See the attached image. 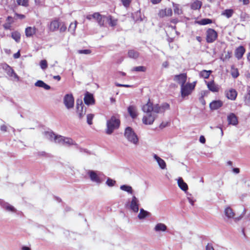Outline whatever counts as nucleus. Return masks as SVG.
<instances>
[{
	"mask_svg": "<svg viewBox=\"0 0 250 250\" xmlns=\"http://www.w3.org/2000/svg\"><path fill=\"white\" fill-rule=\"evenodd\" d=\"M187 79V75L186 73H181L175 75L173 78V80L180 84L181 86L186 83Z\"/></svg>",
	"mask_w": 250,
	"mask_h": 250,
	"instance_id": "obj_11",
	"label": "nucleus"
},
{
	"mask_svg": "<svg viewBox=\"0 0 250 250\" xmlns=\"http://www.w3.org/2000/svg\"><path fill=\"white\" fill-rule=\"evenodd\" d=\"M17 4L19 5H21L24 7H27L29 4V0H16Z\"/></svg>",
	"mask_w": 250,
	"mask_h": 250,
	"instance_id": "obj_42",
	"label": "nucleus"
},
{
	"mask_svg": "<svg viewBox=\"0 0 250 250\" xmlns=\"http://www.w3.org/2000/svg\"><path fill=\"white\" fill-rule=\"evenodd\" d=\"M60 22L58 20L52 21L50 24L49 28L51 31L54 32L59 28Z\"/></svg>",
	"mask_w": 250,
	"mask_h": 250,
	"instance_id": "obj_20",
	"label": "nucleus"
},
{
	"mask_svg": "<svg viewBox=\"0 0 250 250\" xmlns=\"http://www.w3.org/2000/svg\"><path fill=\"white\" fill-rule=\"evenodd\" d=\"M36 28L35 27H27L25 29V35L27 37H30L36 33Z\"/></svg>",
	"mask_w": 250,
	"mask_h": 250,
	"instance_id": "obj_28",
	"label": "nucleus"
},
{
	"mask_svg": "<svg viewBox=\"0 0 250 250\" xmlns=\"http://www.w3.org/2000/svg\"><path fill=\"white\" fill-rule=\"evenodd\" d=\"M164 10L166 11L167 16H171L172 15V11L171 8H166Z\"/></svg>",
	"mask_w": 250,
	"mask_h": 250,
	"instance_id": "obj_55",
	"label": "nucleus"
},
{
	"mask_svg": "<svg viewBox=\"0 0 250 250\" xmlns=\"http://www.w3.org/2000/svg\"><path fill=\"white\" fill-rule=\"evenodd\" d=\"M237 92L233 89H231L229 91L226 92V96L228 99L231 100H234L237 97Z\"/></svg>",
	"mask_w": 250,
	"mask_h": 250,
	"instance_id": "obj_21",
	"label": "nucleus"
},
{
	"mask_svg": "<svg viewBox=\"0 0 250 250\" xmlns=\"http://www.w3.org/2000/svg\"><path fill=\"white\" fill-rule=\"evenodd\" d=\"M199 141L201 143L204 144L206 142V139L204 136H201L199 138Z\"/></svg>",
	"mask_w": 250,
	"mask_h": 250,
	"instance_id": "obj_63",
	"label": "nucleus"
},
{
	"mask_svg": "<svg viewBox=\"0 0 250 250\" xmlns=\"http://www.w3.org/2000/svg\"><path fill=\"white\" fill-rule=\"evenodd\" d=\"M231 69H232V70H231V74L232 77L235 79L237 78L239 75V73L238 70V69L234 68L232 67Z\"/></svg>",
	"mask_w": 250,
	"mask_h": 250,
	"instance_id": "obj_43",
	"label": "nucleus"
},
{
	"mask_svg": "<svg viewBox=\"0 0 250 250\" xmlns=\"http://www.w3.org/2000/svg\"><path fill=\"white\" fill-rule=\"evenodd\" d=\"M212 72V70H203L201 71H200L199 73V76L200 77L204 78V79H208L211 73Z\"/></svg>",
	"mask_w": 250,
	"mask_h": 250,
	"instance_id": "obj_30",
	"label": "nucleus"
},
{
	"mask_svg": "<svg viewBox=\"0 0 250 250\" xmlns=\"http://www.w3.org/2000/svg\"><path fill=\"white\" fill-rule=\"evenodd\" d=\"M177 183L178 187L180 188V189L184 192H187L188 190V186L187 184L184 181L183 179L181 177L179 178Z\"/></svg>",
	"mask_w": 250,
	"mask_h": 250,
	"instance_id": "obj_19",
	"label": "nucleus"
},
{
	"mask_svg": "<svg viewBox=\"0 0 250 250\" xmlns=\"http://www.w3.org/2000/svg\"><path fill=\"white\" fill-rule=\"evenodd\" d=\"M42 88H43L45 90H49L51 87L44 82Z\"/></svg>",
	"mask_w": 250,
	"mask_h": 250,
	"instance_id": "obj_62",
	"label": "nucleus"
},
{
	"mask_svg": "<svg viewBox=\"0 0 250 250\" xmlns=\"http://www.w3.org/2000/svg\"><path fill=\"white\" fill-rule=\"evenodd\" d=\"M78 52L79 54H89L91 51L90 49H83L78 50Z\"/></svg>",
	"mask_w": 250,
	"mask_h": 250,
	"instance_id": "obj_52",
	"label": "nucleus"
},
{
	"mask_svg": "<svg viewBox=\"0 0 250 250\" xmlns=\"http://www.w3.org/2000/svg\"><path fill=\"white\" fill-rule=\"evenodd\" d=\"M151 215L150 213L148 211L144 210L143 208H141L140 210V213L138 215V217L139 219H144L146 217H149Z\"/></svg>",
	"mask_w": 250,
	"mask_h": 250,
	"instance_id": "obj_24",
	"label": "nucleus"
},
{
	"mask_svg": "<svg viewBox=\"0 0 250 250\" xmlns=\"http://www.w3.org/2000/svg\"><path fill=\"white\" fill-rule=\"evenodd\" d=\"M206 83H207L208 88L211 92H216L219 91L218 85L215 84L213 80L209 82H206Z\"/></svg>",
	"mask_w": 250,
	"mask_h": 250,
	"instance_id": "obj_17",
	"label": "nucleus"
},
{
	"mask_svg": "<svg viewBox=\"0 0 250 250\" xmlns=\"http://www.w3.org/2000/svg\"><path fill=\"white\" fill-rule=\"evenodd\" d=\"M94 118V114H88L87 115L86 119H87V123L89 125H91L92 124V120Z\"/></svg>",
	"mask_w": 250,
	"mask_h": 250,
	"instance_id": "obj_45",
	"label": "nucleus"
},
{
	"mask_svg": "<svg viewBox=\"0 0 250 250\" xmlns=\"http://www.w3.org/2000/svg\"><path fill=\"white\" fill-rule=\"evenodd\" d=\"M245 49L244 46H240L235 51V57L238 59H241L245 52Z\"/></svg>",
	"mask_w": 250,
	"mask_h": 250,
	"instance_id": "obj_14",
	"label": "nucleus"
},
{
	"mask_svg": "<svg viewBox=\"0 0 250 250\" xmlns=\"http://www.w3.org/2000/svg\"><path fill=\"white\" fill-rule=\"evenodd\" d=\"M218 34L213 29L208 28L206 31V41L208 43L213 42L217 38Z\"/></svg>",
	"mask_w": 250,
	"mask_h": 250,
	"instance_id": "obj_6",
	"label": "nucleus"
},
{
	"mask_svg": "<svg viewBox=\"0 0 250 250\" xmlns=\"http://www.w3.org/2000/svg\"><path fill=\"white\" fill-rule=\"evenodd\" d=\"M44 83V82L42 81V80H38L35 83V85L36 86H37V87H42V85Z\"/></svg>",
	"mask_w": 250,
	"mask_h": 250,
	"instance_id": "obj_54",
	"label": "nucleus"
},
{
	"mask_svg": "<svg viewBox=\"0 0 250 250\" xmlns=\"http://www.w3.org/2000/svg\"><path fill=\"white\" fill-rule=\"evenodd\" d=\"M173 10L174 14L177 15H181L182 13V9L180 8L179 5L172 2Z\"/></svg>",
	"mask_w": 250,
	"mask_h": 250,
	"instance_id": "obj_37",
	"label": "nucleus"
},
{
	"mask_svg": "<svg viewBox=\"0 0 250 250\" xmlns=\"http://www.w3.org/2000/svg\"><path fill=\"white\" fill-rule=\"evenodd\" d=\"M106 21H108L109 25L112 27L116 26L117 23V21L112 19L111 16H107Z\"/></svg>",
	"mask_w": 250,
	"mask_h": 250,
	"instance_id": "obj_40",
	"label": "nucleus"
},
{
	"mask_svg": "<svg viewBox=\"0 0 250 250\" xmlns=\"http://www.w3.org/2000/svg\"><path fill=\"white\" fill-rule=\"evenodd\" d=\"M7 126L4 125H1L0 127V129L1 131H3V132H6L7 131Z\"/></svg>",
	"mask_w": 250,
	"mask_h": 250,
	"instance_id": "obj_61",
	"label": "nucleus"
},
{
	"mask_svg": "<svg viewBox=\"0 0 250 250\" xmlns=\"http://www.w3.org/2000/svg\"><path fill=\"white\" fill-rule=\"evenodd\" d=\"M63 146H71L74 145L76 146V147H78V145L75 143V142L70 138L65 137L64 142L63 143Z\"/></svg>",
	"mask_w": 250,
	"mask_h": 250,
	"instance_id": "obj_25",
	"label": "nucleus"
},
{
	"mask_svg": "<svg viewBox=\"0 0 250 250\" xmlns=\"http://www.w3.org/2000/svg\"><path fill=\"white\" fill-rule=\"evenodd\" d=\"M245 102L246 104H250V90L248 92V94L245 96Z\"/></svg>",
	"mask_w": 250,
	"mask_h": 250,
	"instance_id": "obj_50",
	"label": "nucleus"
},
{
	"mask_svg": "<svg viewBox=\"0 0 250 250\" xmlns=\"http://www.w3.org/2000/svg\"><path fill=\"white\" fill-rule=\"evenodd\" d=\"M128 56L130 58L136 59L139 56V53L134 49L129 50L128 51Z\"/></svg>",
	"mask_w": 250,
	"mask_h": 250,
	"instance_id": "obj_29",
	"label": "nucleus"
},
{
	"mask_svg": "<svg viewBox=\"0 0 250 250\" xmlns=\"http://www.w3.org/2000/svg\"><path fill=\"white\" fill-rule=\"evenodd\" d=\"M36 155L40 157H50V154L45 152V151H38L36 152Z\"/></svg>",
	"mask_w": 250,
	"mask_h": 250,
	"instance_id": "obj_47",
	"label": "nucleus"
},
{
	"mask_svg": "<svg viewBox=\"0 0 250 250\" xmlns=\"http://www.w3.org/2000/svg\"><path fill=\"white\" fill-rule=\"evenodd\" d=\"M154 159L157 162L159 167L162 169H165L166 167V164L164 160L159 157L157 155L154 154L153 155Z\"/></svg>",
	"mask_w": 250,
	"mask_h": 250,
	"instance_id": "obj_23",
	"label": "nucleus"
},
{
	"mask_svg": "<svg viewBox=\"0 0 250 250\" xmlns=\"http://www.w3.org/2000/svg\"><path fill=\"white\" fill-rule=\"evenodd\" d=\"M196 22L200 25H204L212 23V21L209 19L205 18L196 21Z\"/></svg>",
	"mask_w": 250,
	"mask_h": 250,
	"instance_id": "obj_36",
	"label": "nucleus"
},
{
	"mask_svg": "<svg viewBox=\"0 0 250 250\" xmlns=\"http://www.w3.org/2000/svg\"><path fill=\"white\" fill-rule=\"evenodd\" d=\"M146 68L144 66H139L133 67L132 69V71H137V72H146Z\"/></svg>",
	"mask_w": 250,
	"mask_h": 250,
	"instance_id": "obj_41",
	"label": "nucleus"
},
{
	"mask_svg": "<svg viewBox=\"0 0 250 250\" xmlns=\"http://www.w3.org/2000/svg\"><path fill=\"white\" fill-rule=\"evenodd\" d=\"M127 111L132 119H135L138 114L137 113L136 107L134 105H129L127 107Z\"/></svg>",
	"mask_w": 250,
	"mask_h": 250,
	"instance_id": "obj_18",
	"label": "nucleus"
},
{
	"mask_svg": "<svg viewBox=\"0 0 250 250\" xmlns=\"http://www.w3.org/2000/svg\"><path fill=\"white\" fill-rule=\"evenodd\" d=\"M77 148L79 149V151L81 153H86L87 154L91 155L92 154V153L89 151L88 149L82 148L78 145V147H76Z\"/></svg>",
	"mask_w": 250,
	"mask_h": 250,
	"instance_id": "obj_49",
	"label": "nucleus"
},
{
	"mask_svg": "<svg viewBox=\"0 0 250 250\" xmlns=\"http://www.w3.org/2000/svg\"><path fill=\"white\" fill-rule=\"evenodd\" d=\"M90 180L97 184H100L104 180L105 175L101 172L89 170L87 172Z\"/></svg>",
	"mask_w": 250,
	"mask_h": 250,
	"instance_id": "obj_4",
	"label": "nucleus"
},
{
	"mask_svg": "<svg viewBox=\"0 0 250 250\" xmlns=\"http://www.w3.org/2000/svg\"><path fill=\"white\" fill-rule=\"evenodd\" d=\"M63 103L67 109L74 107V99L72 94H67L63 98Z\"/></svg>",
	"mask_w": 250,
	"mask_h": 250,
	"instance_id": "obj_7",
	"label": "nucleus"
},
{
	"mask_svg": "<svg viewBox=\"0 0 250 250\" xmlns=\"http://www.w3.org/2000/svg\"><path fill=\"white\" fill-rule=\"evenodd\" d=\"M158 15L160 17L163 18L166 16V11L164 10H161L159 11Z\"/></svg>",
	"mask_w": 250,
	"mask_h": 250,
	"instance_id": "obj_56",
	"label": "nucleus"
},
{
	"mask_svg": "<svg viewBox=\"0 0 250 250\" xmlns=\"http://www.w3.org/2000/svg\"><path fill=\"white\" fill-rule=\"evenodd\" d=\"M12 23V22H7V23H5L4 25H3V27L5 29H10V27H11V24Z\"/></svg>",
	"mask_w": 250,
	"mask_h": 250,
	"instance_id": "obj_57",
	"label": "nucleus"
},
{
	"mask_svg": "<svg viewBox=\"0 0 250 250\" xmlns=\"http://www.w3.org/2000/svg\"><path fill=\"white\" fill-rule=\"evenodd\" d=\"M0 205L3 208L8 211L15 212L16 211V208L13 206L3 201H0Z\"/></svg>",
	"mask_w": 250,
	"mask_h": 250,
	"instance_id": "obj_16",
	"label": "nucleus"
},
{
	"mask_svg": "<svg viewBox=\"0 0 250 250\" xmlns=\"http://www.w3.org/2000/svg\"><path fill=\"white\" fill-rule=\"evenodd\" d=\"M60 31L61 32H63L66 31L67 27L65 24L63 22H60Z\"/></svg>",
	"mask_w": 250,
	"mask_h": 250,
	"instance_id": "obj_53",
	"label": "nucleus"
},
{
	"mask_svg": "<svg viewBox=\"0 0 250 250\" xmlns=\"http://www.w3.org/2000/svg\"><path fill=\"white\" fill-rule=\"evenodd\" d=\"M123 5L126 8L129 7L131 2V0H121Z\"/></svg>",
	"mask_w": 250,
	"mask_h": 250,
	"instance_id": "obj_51",
	"label": "nucleus"
},
{
	"mask_svg": "<svg viewBox=\"0 0 250 250\" xmlns=\"http://www.w3.org/2000/svg\"><path fill=\"white\" fill-rule=\"evenodd\" d=\"M65 138V137L61 135H57V137H55L54 142L56 143H58L60 145H63L64 142Z\"/></svg>",
	"mask_w": 250,
	"mask_h": 250,
	"instance_id": "obj_39",
	"label": "nucleus"
},
{
	"mask_svg": "<svg viewBox=\"0 0 250 250\" xmlns=\"http://www.w3.org/2000/svg\"><path fill=\"white\" fill-rule=\"evenodd\" d=\"M40 66L42 69H45L47 67V62L45 60H42L40 62Z\"/></svg>",
	"mask_w": 250,
	"mask_h": 250,
	"instance_id": "obj_48",
	"label": "nucleus"
},
{
	"mask_svg": "<svg viewBox=\"0 0 250 250\" xmlns=\"http://www.w3.org/2000/svg\"><path fill=\"white\" fill-rule=\"evenodd\" d=\"M107 16H104V15H100V17L98 18V20H97L99 25L100 26H104V22L105 21H106L107 20Z\"/></svg>",
	"mask_w": 250,
	"mask_h": 250,
	"instance_id": "obj_35",
	"label": "nucleus"
},
{
	"mask_svg": "<svg viewBox=\"0 0 250 250\" xmlns=\"http://www.w3.org/2000/svg\"><path fill=\"white\" fill-rule=\"evenodd\" d=\"M84 102L86 105H92L95 104V99L93 95L88 91H86L83 99Z\"/></svg>",
	"mask_w": 250,
	"mask_h": 250,
	"instance_id": "obj_12",
	"label": "nucleus"
},
{
	"mask_svg": "<svg viewBox=\"0 0 250 250\" xmlns=\"http://www.w3.org/2000/svg\"><path fill=\"white\" fill-rule=\"evenodd\" d=\"M131 17L134 21H142L140 10H138L134 13H132Z\"/></svg>",
	"mask_w": 250,
	"mask_h": 250,
	"instance_id": "obj_27",
	"label": "nucleus"
},
{
	"mask_svg": "<svg viewBox=\"0 0 250 250\" xmlns=\"http://www.w3.org/2000/svg\"><path fill=\"white\" fill-rule=\"evenodd\" d=\"M169 109L170 105L167 103H164L161 105L159 104L154 105L149 99L147 103L142 107V110L147 114V116H144L143 118V124L152 125L157 117V115L154 113H163Z\"/></svg>",
	"mask_w": 250,
	"mask_h": 250,
	"instance_id": "obj_1",
	"label": "nucleus"
},
{
	"mask_svg": "<svg viewBox=\"0 0 250 250\" xmlns=\"http://www.w3.org/2000/svg\"><path fill=\"white\" fill-rule=\"evenodd\" d=\"M116 181L110 178H108L106 182V185L109 187H113L114 186Z\"/></svg>",
	"mask_w": 250,
	"mask_h": 250,
	"instance_id": "obj_46",
	"label": "nucleus"
},
{
	"mask_svg": "<svg viewBox=\"0 0 250 250\" xmlns=\"http://www.w3.org/2000/svg\"><path fill=\"white\" fill-rule=\"evenodd\" d=\"M120 189L123 191L127 192L129 194L133 193V189L131 186L127 185H123L120 187Z\"/></svg>",
	"mask_w": 250,
	"mask_h": 250,
	"instance_id": "obj_33",
	"label": "nucleus"
},
{
	"mask_svg": "<svg viewBox=\"0 0 250 250\" xmlns=\"http://www.w3.org/2000/svg\"><path fill=\"white\" fill-rule=\"evenodd\" d=\"M188 198V200L189 202L190 203V204L192 205V206H193L194 205V203L195 202V200H194L192 198H191L190 197H187Z\"/></svg>",
	"mask_w": 250,
	"mask_h": 250,
	"instance_id": "obj_64",
	"label": "nucleus"
},
{
	"mask_svg": "<svg viewBox=\"0 0 250 250\" xmlns=\"http://www.w3.org/2000/svg\"><path fill=\"white\" fill-rule=\"evenodd\" d=\"M101 14L99 13H94L93 14H92V16L93 18L97 20L98 18L100 17Z\"/></svg>",
	"mask_w": 250,
	"mask_h": 250,
	"instance_id": "obj_59",
	"label": "nucleus"
},
{
	"mask_svg": "<svg viewBox=\"0 0 250 250\" xmlns=\"http://www.w3.org/2000/svg\"><path fill=\"white\" fill-rule=\"evenodd\" d=\"M168 124V122H162L159 125V127L161 129L167 126Z\"/></svg>",
	"mask_w": 250,
	"mask_h": 250,
	"instance_id": "obj_58",
	"label": "nucleus"
},
{
	"mask_svg": "<svg viewBox=\"0 0 250 250\" xmlns=\"http://www.w3.org/2000/svg\"><path fill=\"white\" fill-rule=\"evenodd\" d=\"M124 135L129 142L134 145L138 144V137L131 127L128 126L125 128Z\"/></svg>",
	"mask_w": 250,
	"mask_h": 250,
	"instance_id": "obj_3",
	"label": "nucleus"
},
{
	"mask_svg": "<svg viewBox=\"0 0 250 250\" xmlns=\"http://www.w3.org/2000/svg\"><path fill=\"white\" fill-rule=\"evenodd\" d=\"M139 200L136 196H133L132 200L129 204V208L134 212H138L139 211Z\"/></svg>",
	"mask_w": 250,
	"mask_h": 250,
	"instance_id": "obj_10",
	"label": "nucleus"
},
{
	"mask_svg": "<svg viewBox=\"0 0 250 250\" xmlns=\"http://www.w3.org/2000/svg\"><path fill=\"white\" fill-rule=\"evenodd\" d=\"M229 124L235 125L238 124L237 116L233 113H230L227 117Z\"/></svg>",
	"mask_w": 250,
	"mask_h": 250,
	"instance_id": "obj_15",
	"label": "nucleus"
},
{
	"mask_svg": "<svg viewBox=\"0 0 250 250\" xmlns=\"http://www.w3.org/2000/svg\"><path fill=\"white\" fill-rule=\"evenodd\" d=\"M120 125V119L116 116H112L107 121L106 133L108 135L112 134L115 129L119 128Z\"/></svg>",
	"mask_w": 250,
	"mask_h": 250,
	"instance_id": "obj_2",
	"label": "nucleus"
},
{
	"mask_svg": "<svg viewBox=\"0 0 250 250\" xmlns=\"http://www.w3.org/2000/svg\"><path fill=\"white\" fill-rule=\"evenodd\" d=\"M77 112L79 114L80 119H82L85 114V109H83L84 106L81 100L78 99L77 100Z\"/></svg>",
	"mask_w": 250,
	"mask_h": 250,
	"instance_id": "obj_9",
	"label": "nucleus"
},
{
	"mask_svg": "<svg viewBox=\"0 0 250 250\" xmlns=\"http://www.w3.org/2000/svg\"><path fill=\"white\" fill-rule=\"evenodd\" d=\"M196 84V82L193 83H188L182 85L181 86V94L182 98L190 95L192 90L194 89Z\"/></svg>",
	"mask_w": 250,
	"mask_h": 250,
	"instance_id": "obj_5",
	"label": "nucleus"
},
{
	"mask_svg": "<svg viewBox=\"0 0 250 250\" xmlns=\"http://www.w3.org/2000/svg\"><path fill=\"white\" fill-rule=\"evenodd\" d=\"M167 229V226L163 223H158L154 228V230L156 232L165 231Z\"/></svg>",
	"mask_w": 250,
	"mask_h": 250,
	"instance_id": "obj_26",
	"label": "nucleus"
},
{
	"mask_svg": "<svg viewBox=\"0 0 250 250\" xmlns=\"http://www.w3.org/2000/svg\"><path fill=\"white\" fill-rule=\"evenodd\" d=\"M206 250H214L212 244H208L206 247Z\"/></svg>",
	"mask_w": 250,
	"mask_h": 250,
	"instance_id": "obj_60",
	"label": "nucleus"
},
{
	"mask_svg": "<svg viewBox=\"0 0 250 250\" xmlns=\"http://www.w3.org/2000/svg\"><path fill=\"white\" fill-rule=\"evenodd\" d=\"M2 68L9 77L19 79V76L10 66L6 63H4L2 65Z\"/></svg>",
	"mask_w": 250,
	"mask_h": 250,
	"instance_id": "obj_8",
	"label": "nucleus"
},
{
	"mask_svg": "<svg viewBox=\"0 0 250 250\" xmlns=\"http://www.w3.org/2000/svg\"><path fill=\"white\" fill-rule=\"evenodd\" d=\"M224 213L225 216L228 219L233 218L235 215V213L233 212L232 209L229 207H228L225 208L224 210Z\"/></svg>",
	"mask_w": 250,
	"mask_h": 250,
	"instance_id": "obj_22",
	"label": "nucleus"
},
{
	"mask_svg": "<svg viewBox=\"0 0 250 250\" xmlns=\"http://www.w3.org/2000/svg\"><path fill=\"white\" fill-rule=\"evenodd\" d=\"M12 38L17 42H19L21 39V34L18 31H15L11 34Z\"/></svg>",
	"mask_w": 250,
	"mask_h": 250,
	"instance_id": "obj_38",
	"label": "nucleus"
},
{
	"mask_svg": "<svg viewBox=\"0 0 250 250\" xmlns=\"http://www.w3.org/2000/svg\"><path fill=\"white\" fill-rule=\"evenodd\" d=\"M77 26V22L75 21V23H71L68 28V31L73 34L75 31L76 28Z\"/></svg>",
	"mask_w": 250,
	"mask_h": 250,
	"instance_id": "obj_44",
	"label": "nucleus"
},
{
	"mask_svg": "<svg viewBox=\"0 0 250 250\" xmlns=\"http://www.w3.org/2000/svg\"><path fill=\"white\" fill-rule=\"evenodd\" d=\"M223 104V103L221 100H215L210 103L209 107L211 110H215L222 107Z\"/></svg>",
	"mask_w": 250,
	"mask_h": 250,
	"instance_id": "obj_13",
	"label": "nucleus"
},
{
	"mask_svg": "<svg viewBox=\"0 0 250 250\" xmlns=\"http://www.w3.org/2000/svg\"><path fill=\"white\" fill-rule=\"evenodd\" d=\"M45 135L46 138L48 139L49 140L52 141H55V137H57V135H56L52 131H46L45 132Z\"/></svg>",
	"mask_w": 250,
	"mask_h": 250,
	"instance_id": "obj_31",
	"label": "nucleus"
},
{
	"mask_svg": "<svg viewBox=\"0 0 250 250\" xmlns=\"http://www.w3.org/2000/svg\"><path fill=\"white\" fill-rule=\"evenodd\" d=\"M202 6V2L200 0H196L191 4V8L193 10L199 9Z\"/></svg>",
	"mask_w": 250,
	"mask_h": 250,
	"instance_id": "obj_34",
	"label": "nucleus"
},
{
	"mask_svg": "<svg viewBox=\"0 0 250 250\" xmlns=\"http://www.w3.org/2000/svg\"><path fill=\"white\" fill-rule=\"evenodd\" d=\"M233 13H234V11L233 9H226L222 12L221 15L224 16L226 17L227 18L229 19L232 17Z\"/></svg>",
	"mask_w": 250,
	"mask_h": 250,
	"instance_id": "obj_32",
	"label": "nucleus"
}]
</instances>
